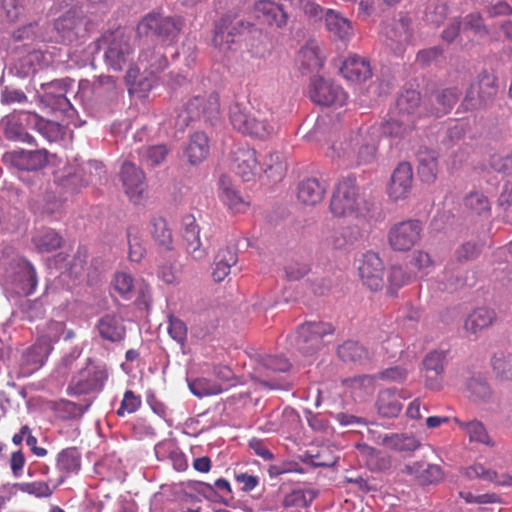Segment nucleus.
<instances>
[{"instance_id": "obj_59", "label": "nucleus", "mask_w": 512, "mask_h": 512, "mask_svg": "<svg viewBox=\"0 0 512 512\" xmlns=\"http://www.w3.org/2000/svg\"><path fill=\"white\" fill-rule=\"evenodd\" d=\"M18 488L23 493H27L37 498H48L54 492V488L50 487V485L44 481L20 483L18 484Z\"/></svg>"}, {"instance_id": "obj_25", "label": "nucleus", "mask_w": 512, "mask_h": 512, "mask_svg": "<svg viewBox=\"0 0 512 512\" xmlns=\"http://www.w3.org/2000/svg\"><path fill=\"white\" fill-rule=\"evenodd\" d=\"M325 26L331 37L347 42L354 35L352 22L339 11L327 9L324 14Z\"/></svg>"}, {"instance_id": "obj_43", "label": "nucleus", "mask_w": 512, "mask_h": 512, "mask_svg": "<svg viewBox=\"0 0 512 512\" xmlns=\"http://www.w3.org/2000/svg\"><path fill=\"white\" fill-rule=\"evenodd\" d=\"M150 233L156 244L164 250H171L173 244L172 231L163 217L156 216L151 219Z\"/></svg>"}, {"instance_id": "obj_40", "label": "nucleus", "mask_w": 512, "mask_h": 512, "mask_svg": "<svg viewBox=\"0 0 512 512\" xmlns=\"http://www.w3.org/2000/svg\"><path fill=\"white\" fill-rule=\"evenodd\" d=\"M62 236L53 229L39 230L32 238V243L39 253H51L61 247Z\"/></svg>"}, {"instance_id": "obj_44", "label": "nucleus", "mask_w": 512, "mask_h": 512, "mask_svg": "<svg viewBox=\"0 0 512 512\" xmlns=\"http://www.w3.org/2000/svg\"><path fill=\"white\" fill-rule=\"evenodd\" d=\"M186 155L191 164L203 161L209 152L208 138L203 132L194 133L186 148Z\"/></svg>"}, {"instance_id": "obj_58", "label": "nucleus", "mask_w": 512, "mask_h": 512, "mask_svg": "<svg viewBox=\"0 0 512 512\" xmlns=\"http://www.w3.org/2000/svg\"><path fill=\"white\" fill-rule=\"evenodd\" d=\"M415 119H406L399 115L398 119H390L384 125V132L392 137H402L414 127Z\"/></svg>"}, {"instance_id": "obj_28", "label": "nucleus", "mask_w": 512, "mask_h": 512, "mask_svg": "<svg viewBox=\"0 0 512 512\" xmlns=\"http://www.w3.org/2000/svg\"><path fill=\"white\" fill-rule=\"evenodd\" d=\"M23 114H32L31 112L19 111L11 114L6 121L5 126V137L9 140L20 141L28 144H33L35 142L33 136H31L27 131L26 127H31V123L25 118L23 119Z\"/></svg>"}, {"instance_id": "obj_32", "label": "nucleus", "mask_w": 512, "mask_h": 512, "mask_svg": "<svg viewBox=\"0 0 512 512\" xmlns=\"http://www.w3.org/2000/svg\"><path fill=\"white\" fill-rule=\"evenodd\" d=\"M219 197L233 213H244L250 205L226 177L220 179Z\"/></svg>"}, {"instance_id": "obj_6", "label": "nucleus", "mask_w": 512, "mask_h": 512, "mask_svg": "<svg viewBox=\"0 0 512 512\" xmlns=\"http://www.w3.org/2000/svg\"><path fill=\"white\" fill-rule=\"evenodd\" d=\"M498 93L497 77L487 71L479 73L466 90L461 106L465 111L491 107Z\"/></svg>"}, {"instance_id": "obj_13", "label": "nucleus", "mask_w": 512, "mask_h": 512, "mask_svg": "<svg viewBox=\"0 0 512 512\" xmlns=\"http://www.w3.org/2000/svg\"><path fill=\"white\" fill-rule=\"evenodd\" d=\"M309 95L314 103L323 106H342L347 99V95L340 85L322 77L312 79Z\"/></svg>"}, {"instance_id": "obj_47", "label": "nucleus", "mask_w": 512, "mask_h": 512, "mask_svg": "<svg viewBox=\"0 0 512 512\" xmlns=\"http://www.w3.org/2000/svg\"><path fill=\"white\" fill-rule=\"evenodd\" d=\"M377 151V142L374 137L368 133H362V140L356 147L354 154V165L369 164L375 160Z\"/></svg>"}, {"instance_id": "obj_17", "label": "nucleus", "mask_w": 512, "mask_h": 512, "mask_svg": "<svg viewBox=\"0 0 512 512\" xmlns=\"http://www.w3.org/2000/svg\"><path fill=\"white\" fill-rule=\"evenodd\" d=\"M253 25L243 20L233 22L230 17H222L214 29L213 44L220 49H228L235 42V36L249 31Z\"/></svg>"}, {"instance_id": "obj_23", "label": "nucleus", "mask_w": 512, "mask_h": 512, "mask_svg": "<svg viewBox=\"0 0 512 512\" xmlns=\"http://www.w3.org/2000/svg\"><path fill=\"white\" fill-rule=\"evenodd\" d=\"M256 17L269 26L282 28L288 23V14L283 6L271 0H259L254 4Z\"/></svg>"}, {"instance_id": "obj_33", "label": "nucleus", "mask_w": 512, "mask_h": 512, "mask_svg": "<svg viewBox=\"0 0 512 512\" xmlns=\"http://www.w3.org/2000/svg\"><path fill=\"white\" fill-rule=\"evenodd\" d=\"M56 468L62 474L60 483L64 478L77 474L81 469V453L76 447L62 449L56 457Z\"/></svg>"}, {"instance_id": "obj_60", "label": "nucleus", "mask_w": 512, "mask_h": 512, "mask_svg": "<svg viewBox=\"0 0 512 512\" xmlns=\"http://www.w3.org/2000/svg\"><path fill=\"white\" fill-rule=\"evenodd\" d=\"M492 367L499 377L510 379L512 377V355L504 353L494 355Z\"/></svg>"}, {"instance_id": "obj_36", "label": "nucleus", "mask_w": 512, "mask_h": 512, "mask_svg": "<svg viewBox=\"0 0 512 512\" xmlns=\"http://www.w3.org/2000/svg\"><path fill=\"white\" fill-rule=\"evenodd\" d=\"M401 396L395 389L381 390L376 401L378 414L382 417H397L402 410Z\"/></svg>"}, {"instance_id": "obj_61", "label": "nucleus", "mask_w": 512, "mask_h": 512, "mask_svg": "<svg viewBox=\"0 0 512 512\" xmlns=\"http://www.w3.org/2000/svg\"><path fill=\"white\" fill-rule=\"evenodd\" d=\"M305 417L309 427L316 433H320L323 435H330L333 432V428L331 427L328 419L321 415L320 413H313L311 411H306Z\"/></svg>"}, {"instance_id": "obj_46", "label": "nucleus", "mask_w": 512, "mask_h": 512, "mask_svg": "<svg viewBox=\"0 0 512 512\" xmlns=\"http://www.w3.org/2000/svg\"><path fill=\"white\" fill-rule=\"evenodd\" d=\"M64 332V322L51 320L39 329L37 341L42 345L48 346V350L51 352L53 345L60 340Z\"/></svg>"}, {"instance_id": "obj_29", "label": "nucleus", "mask_w": 512, "mask_h": 512, "mask_svg": "<svg viewBox=\"0 0 512 512\" xmlns=\"http://www.w3.org/2000/svg\"><path fill=\"white\" fill-rule=\"evenodd\" d=\"M41 88L43 90L42 100L48 105H53L54 108L67 113L69 116L75 112L70 101L64 94L65 89L61 81L55 80L50 83L42 84Z\"/></svg>"}, {"instance_id": "obj_5", "label": "nucleus", "mask_w": 512, "mask_h": 512, "mask_svg": "<svg viewBox=\"0 0 512 512\" xmlns=\"http://www.w3.org/2000/svg\"><path fill=\"white\" fill-rule=\"evenodd\" d=\"M220 114V100L217 92H204L191 97L176 118V126L183 130L192 121L204 118L212 121Z\"/></svg>"}, {"instance_id": "obj_12", "label": "nucleus", "mask_w": 512, "mask_h": 512, "mask_svg": "<svg viewBox=\"0 0 512 512\" xmlns=\"http://www.w3.org/2000/svg\"><path fill=\"white\" fill-rule=\"evenodd\" d=\"M358 274L371 291H380L384 287V265L377 253L368 251L359 259Z\"/></svg>"}, {"instance_id": "obj_8", "label": "nucleus", "mask_w": 512, "mask_h": 512, "mask_svg": "<svg viewBox=\"0 0 512 512\" xmlns=\"http://www.w3.org/2000/svg\"><path fill=\"white\" fill-rule=\"evenodd\" d=\"M184 21L180 16H163L158 13L146 15L139 24V29L146 34L157 37L162 45H172L177 42L183 29Z\"/></svg>"}, {"instance_id": "obj_30", "label": "nucleus", "mask_w": 512, "mask_h": 512, "mask_svg": "<svg viewBox=\"0 0 512 512\" xmlns=\"http://www.w3.org/2000/svg\"><path fill=\"white\" fill-rule=\"evenodd\" d=\"M417 173L422 182L432 184L436 181L439 172L438 154L436 151L421 148L417 154Z\"/></svg>"}, {"instance_id": "obj_15", "label": "nucleus", "mask_w": 512, "mask_h": 512, "mask_svg": "<svg viewBox=\"0 0 512 512\" xmlns=\"http://www.w3.org/2000/svg\"><path fill=\"white\" fill-rule=\"evenodd\" d=\"M120 179L128 198L135 204L142 202L146 190L145 175L134 163H123Z\"/></svg>"}, {"instance_id": "obj_39", "label": "nucleus", "mask_w": 512, "mask_h": 512, "mask_svg": "<svg viewBox=\"0 0 512 512\" xmlns=\"http://www.w3.org/2000/svg\"><path fill=\"white\" fill-rule=\"evenodd\" d=\"M496 321V313L493 309L481 307L473 310L466 318L464 328L467 332L477 334L489 328Z\"/></svg>"}, {"instance_id": "obj_51", "label": "nucleus", "mask_w": 512, "mask_h": 512, "mask_svg": "<svg viewBox=\"0 0 512 512\" xmlns=\"http://www.w3.org/2000/svg\"><path fill=\"white\" fill-rule=\"evenodd\" d=\"M337 353L344 362L362 363L368 359L366 348L355 341H346L338 347Z\"/></svg>"}, {"instance_id": "obj_31", "label": "nucleus", "mask_w": 512, "mask_h": 512, "mask_svg": "<svg viewBox=\"0 0 512 512\" xmlns=\"http://www.w3.org/2000/svg\"><path fill=\"white\" fill-rule=\"evenodd\" d=\"M50 351L48 346L42 345L37 340L27 348L21 358V369L24 375H30L43 366L47 360Z\"/></svg>"}, {"instance_id": "obj_48", "label": "nucleus", "mask_w": 512, "mask_h": 512, "mask_svg": "<svg viewBox=\"0 0 512 512\" xmlns=\"http://www.w3.org/2000/svg\"><path fill=\"white\" fill-rule=\"evenodd\" d=\"M463 205L469 213L478 216H489L491 206L488 198L478 191L468 193L463 200Z\"/></svg>"}, {"instance_id": "obj_26", "label": "nucleus", "mask_w": 512, "mask_h": 512, "mask_svg": "<svg viewBox=\"0 0 512 512\" xmlns=\"http://www.w3.org/2000/svg\"><path fill=\"white\" fill-rule=\"evenodd\" d=\"M12 282L18 294L24 296L33 294L38 282L34 266L27 260L18 261Z\"/></svg>"}, {"instance_id": "obj_57", "label": "nucleus", "mask_w": 512, "mask_h": 512, "mask_svg": "<svg viewBox=\"0 0 512 512\" xmlns=\"http://www.w3.org/2000/svg\"><path fill=\"white\" fill-rule=\"evenodd\" d=\"M316 494L313 490H293L285 496L284 507H308L314 500Z\"/></svg>"}, {"instance_id": "obj_19", "label": "nucleus", "mask_w": 512, "mask_h": 512, "mask_svg": "<svg viewBox=\"0 0 512 512\" xmlns=\"http://www.w3.org/2000/svg\"><path fill=\"white\" fill-rule=\"evenodd\" d=\"M232 169L244 181L254 179L259 170L256 150L248 146L236 148L232 152Z\"/></svg>"}, {"instance_id": "obj_63", "label": "nucleus", "mask_w": 512, "mask_h": 512, "mask_svg": "<svg viewBox=\"0 0 512 512\" xmlns=\"http://www.w3.org/2000/svg\"><path fill=\"white\" fill-rule=\"evenodd\" d=\"M114 288L115 290L125 299L131 297V293L134 286V280L131 275L125 272H119L114 277Z\"/></svg>"}, {"instance_id": "obj_24", "label": "nucleus", "mask_w": 512, "mask_h": 512, "mask_svg": "<svg viewBox=\"0 0 512 512\" xmlns=\"http://www.w3.org/2000/svg\"><path fill=\"white\" fill-rule=\"evenodd\" d=\"M340 71L343 77L352 83L365 82L372 76L370 62L356 54L346 57Z\"/></svg>"}, {"instance_id": "obj_62", "label": "nucleus", "mask_w": 512, "mask_h": 512, "mask_svg": "<svg viewBox=\"0 0 512 512\" xmlns=\"http://www.w3.org/2000/svg\"><path fill=\"white\" fill-rule=\"evenodd\" d=\"M141 403L142 401L139 395H136L132 390H127L124 393L120 407L117 409L116 413L120 417L126 414H132L139 409Z\"/></svg>"}, {"instance_id": "obj_3", "label": "nucleus", "mask_w": 512, "mask_h": 512, "mask_svg": "<svg viewBox=\"0 0 512 512\" xmlns=\"http://www.w3.org/2000/svg\"><path fill=\"white\" fill-rule=\"evenodd\" d=\"M363 204L364 199L356 178L345 177L335 186L329 210L335 217H358L362 214Z\"/></svg>"}, {"instance_id": "obj_11", "label": "nucleus", "mask_w": 512, "mask_h": 512, "mask_svg": "<svg viewBox=\"0 0 512 512\" xmlns=\"http://www.w3.org/2000/svg\"><path fill=\"white\" fill-rule=\"evenodd\" d=\"M168 65V60L162 47L156 45H146L141 48L137 68H131L128 71V77H136V74L142 70L145 79L162 72Z\"/></svg>"}, {"instance_id": "obj_42", "label": "nucleus", "mask_w": 512, "mask_h": 512, "mask_svg": "<svg viewBox=\"0 0 512 512\" xmlns=\"http://www.w3.org/2000/svg\"><path fill=\"white\" fill-rule=\"evenodd\" d=\"M454 422L466 432L470 442L481 443L489 447L495 445L482 422L478 420L463 422L457 417L454 418Z\"/></svg>"}, {"instance_id": "obj_41", "label": "nucleus", "mask_w": 512, "mask_h": 512, "mask_svg": "<svg viewBox=\"0 0 512 512\" xmlns=\"http://www.w3.org/2000/svg\"><path fill=\"white\" fill-rule=\"evenodd\" d=\"M382 445L394 451L411 452L420 446V442L414 436L406 433H390L383 436Z\"/></svg>"}, {"instance_id": "obj_50", "label": "nucleus", "mask_w": 512, "mask_h": 512, "mask_svg": "<svg viewBox=\"0 0 512 512\" xmlns=\"http://www.w3.org/2000/svg\"><path fill=\"white\" fill-rule=\"evenodd\" d=\"M420 93L415 90H406L397 99L399 115L406 119H415L414 113L420 104Z\"/></svg>"}, {"instance_id": "obj_1", "label": "nucleus", "mask_w": 512, "mask_h": 512, "mask_svg": "<svg viewBox=\"0 0 512 512\" xmlns=\"http://www.w3.org/2000/svg\"><path fill=\"white\" fill-rule=\"evenodd\" d=\"M229 120L235 130L251 137L266 139L275 132L272 113L255 110L243 103L230 105Z\"/></svg>"}, {"instance_id": "obj_9", "label": "nucleus", "mask_w": 512, "mask_h": 512, "mask_svg": "<svg viewBox=\"0 0 512 512\" xmlns=\"http://www.w3.org/2000/svg\"><path fill=\"white\" fill-rule=\"evenodd\" d=\"M107 378L108 373L104 367L89 362L72 377L67 393L74 396L98 393Z\"/></svg>"}, {"instance_id": "obj_53", "label": "nucleus", "mask_w": 512, "mask_h": 512, "mask_svg": "<svg viewBox=\"0 0 512 512\" xmlns=\"http://www.w3.org/2000/svg\"><path fill=\"white\" fill-rule=\"evenodd\" d=\"M127 238L129 244V259L133 262H140L146 253L140 230L135 226L129 227L127 229Z\"/></svg>"}, {"instance_id": "obj_27", "label": "nucleus", "mask_w": 512, "mask_h": 512, "mask_svg": "<svg viewBox=\"0 0 512 512\" xmlns=\"http://www.w3.org/2000/svg\"><path fill=\"white\" fill-rule=\"evenodd\" d=\"M407 474L414 477L421 485H431L440 482L444 473L440 465L430 464L425 461H416L406 465Z\"/></svg>"}, {"instance_id": "obj_49", "label": "nucleus", "mask_w": 512, "mask_h": 512, "mask_svg": "<svg viewBox=\"0 0 512 512\" xmlns=\"http://www.w3.org/2000/svg\"><path fill=\"white\" fill-rule=\"evenodd\" d=\"M461 92L456 87L445 88L434 95L436 108L434 114L438 117L448 113L457 103Z\"/></svg>"}, {"instance_id": "obj_38", "label": "nucleus", "mask_w": 512, "mask_h": 512, "mask_svg": "<svg viewBox=\"0 0 512 512\" xmlns=\"http://www.w3.org/2000/svg\"><path fill=\"white\" fill-rule=\"evenodd\" d=\"M360 140H362L361 132L351 135L343 141H335L330 147V157L342 160L343 164L347 166H353L355 150L360 144Z\"/></svg>"}, {"instance_id": "obj_54", "label": "nucleus", "mask_w": 512, "mask_h": 512, "mask_svg": "<svg viewBox=\"0 0 512 512\" xmlns=\"http://www.w3.org/2000/svg\"><path fill=\"white\" fill-rule=\"evenodd\" d=\"M286 171V165L278 153L267 155L263 163V172L273 181L282 179Z\"/></svg>"}, {"instance_id": "obj_10", "label": "nucleus", "mask_w": 512, "mask_h": 512, "mask_svg": "<svg viewBox=\"0 0 512 512\" xmlns=\"http://www.w3.org/2000/svg\"><path fill=\"white\" fill-rule=\"evenodd\" d=\"M423 224L417 219H408L394 224L388 232V242L394 251L406 252L421 239Z\"/></svg>"}, {"instance_id": "obj_35", "label": "nucleus", "mask_w": 512, "mask_h": 512, "mask_svg": "<svg viewBox=\"0 0 512 512\" xmlns=\"http://www.w3.org/2000/svg\"><path fill=\"white\" fill-rule=\"evenodd\" d=\"M238 262V255L234 248L219 249L214 258L212 277L216 282L223 281L231 272V268Z\"/></svg>"}, {"instance_id": "obj_56", "label": "nucleus", "mask_w": 512, "mask_h": 512, "mask_svg": "<svg viewBox=\"0 0 512 512\" xmlns=\"http://www.w3.org/2000/svg\"><path fill=\"white\" fill-rule=\"evenodd\" d=\"M168 154L165 145H155L144 148L139 152L141 162L147 166H157L162 163Z\"/></svg>"}, {"instance_id": "obj_34", "label": "nucleus", "mask_w": 512, "mask_h": 512, "mask_svg": "<svg viewBox=\"0 0 512 512\" xmlns=\"http://www.w3.org/2000/svg\"><path fill=\"white\" fill-rule=\"evenodd\" d=\"M326 193V184L317 178H307L298 186V199L306 205L320 203Z\"/></svg>"}, {"instance_id": "obj_64", "label": "nucleus", "mask_w": 512, "mask_h": 512, "mask_svg": "<svg viewBox=\"0 0 512 512\" xmlns=\"http://www.w3.org/2000/svg\"><path fill=\"white\" fill-rule=\"evenodd\" d=\"M88 259V249L85 246H79L75 252L69 271L74 277L82 275L85 271Z\"/></svg>"}, {"instance_id": "obj_14", "label": "nucleus", "mask_w": 512, "mask_h": 512, "mask_svg": "<svg viewBox=\"0 0 512 512\" xmlns=\"http://www.w3.org/2000/svg\"><path fill=\"white\" fill-rule=\"evenodd\" d=\"M447 351L435 349L428 352L422 360L425 387L438 391L443 386Z\"/></svg>"}, {"instance_id": "obj_45", "label": "nucleus", "mask_w": 512, "mask_h": 512, "mask_svg": "<svg viewBox=\"0 0 512 512\" xmlns=\"http://www.w3.org/2000/svg\"><path fill=\"white\" fill-rule=\"evenodd\" d=\"M95 98L102 102H111L118 97L116 80L112 76L101 75L93 84Z\"/></svg>"}, {"instance_id": "obj_21", "label": "nucleus", "mask_w": 512, "mask_h": 512, "mask_svg": "<svg viewBox=\"0 0 512 512\" xmlns=\"http://www.w3.org/2000/svg\"><path fill=\"white\" fill-rule=\"evenodd\" d=\"M324 62V52L319 43L314 40H310L302 46L296 56V64L302 74L319 72Z\"/></svg>"}, {"instance_id": "obj_7", "label": "nucleus", "mask_w": 512, "mask_h": 512, "mask_svg": "<svg viewBox=\"0 0 512 512\" xmlns=\"http://www.w3.org/2000/svg\"><path fill=\"white\" fill-rule=\"evenodd\" d=\"M53 28L61 42L73 43L87 38L95 29V23L80 9L71 8L54 20Z\"/></svg>"}, {"instance_id": "obj_37", "label": "nucleus", "mask_w": 512, "mask_h": 512, "mask_svg": "<svg viewBox=\"0 0 512 512\" xmlns=\"http://www.w3.org/2000/svg\"><path fill=\"white\" fill-rule=\"evenodd\" d=\"M23 119H27L32 128L37 130L49 142H55L62 138L65 131L62 125L55 121L44 119L36 113L23 114Z\"/></svg>"}, {"instance_id": "obj_20", "label": "nucleus", "mask_w": 512, "mask_h": 512, "mask_svg": "<svg viewBox=\"0 0 512 512\" xmlns=\"http://www.w3.org/2000/svg\"><path fill=\"white\" fill-rule=\"evenodd\" d=\"M413 183V170L408 162L400 163L393 171L388 186V196L393 201L403 200L411 192Z\"/></svg>"}, {"instance_id": "obj_18", "label": "nucleus", "mask_w": 512, "mask_h": 512, "mask_svg": "<svg viewBox=\"0 0 512 512\" xmlns=\"http://www.w3.org/2000/svg\"><path fill=\"white\" fill-rule=\"evenodd\" d=\"M181 235L186 252L194 260L200 261L206 258L208 253L201 242L200 227L193 215H185L182 218Z\"/></svg>"}, {"instance_id": "obj_2", "label": "nucleus", "mask_w": 512, "mask_h": 512, "mask_svg": "<svg viewBox=\"0 0 512 512\" xmlns=\"http://www.w3.org/2000/svg\"><path fill=\"white\" fill-rule=\"evenodd\" d=\"M96 44L103 51L106 65L114 71H121L133 53L131 35L120 27L103 33Z\"/></svg>"}, {"instance_id": "obj_4", "label": "nucleus", "mask_w": 512, "mask_h": 512, "mask_svg": "<svg viewBox=\"0 0 512 512\" xmlns=\"http://www.w3.org/2000/svg\"><path fill=\"white\" fill-rule=\"evenodd\" d=\"M335 328L331 323L308 321L299 325L295 333L289 336L290 345L305 356H311L325 345V337L331 336Z\"/></svg>"}, {"instance_id": "obj_16", "label": "nucleus", "mask_w": 512, "mask_h": 512, "mask_svg": "<svg viewBox=\"0 0 512 512\" xmlns=\"http://www.w3.org/2000/svg\"><path fill=\"white\" fill-rule=\"evenodd\" d=\"M3 161L23 171H36L44 168L48 163L46 149L26 151L23 149L6 152Z\"/></svg>"}, {"instance_id": "obj_55", "label": "nucleus", "mask_w": 512, "mask_h": 512, "mask_svg": "<svg viewBox=\"0 0 512 512\" xmlns=\"http://www.w3.org/2000/svg\"><path fill=\"white\" fill-rule=\"evenodd\" d=\"M189 388L195 396L200 398L217 395L222 392V388L219 384L206 378H197L189 382Z\"/></svg>"}, {"instance_id": "obj_22", "label": "nucleus", "mask_w": 512, "mask_h": 512, "mask_svg": "<svg viewBox=\"0 0 512 512\" xmlns=\"http://www.w3.org/2000/svg\"><path fill=\"white\" fill-rule=\"evenodd\" d=\"M95 328L101 339L110 343H119L126 337V327L123 324V320L116 314L101 316Z\"/></svg>"}, {"instance_id": "obj_52", "label": "nucleus", "mask_w": 512, "mask_h": 512, "mask_svg": "<svg viewBox=\"0 0 512 512\" xmlns=\"http://www.w3.org/2000/svg\"><path fill=\"white\" fill-rule=\"evenodd\" d=\"M90 404L82 406L75 402L61 399L54 403L53 410L55 415L61 420H71L80 418L89 408Z\"/></svg>"}]
</instances>
